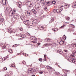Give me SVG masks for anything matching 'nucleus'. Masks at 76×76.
Instances as JSON below:
<instances>
[{
	"mask_svg": "<svg viewBox=\"0 0 76 76\" xmlns=\"http://www.w3.org/2000/svg\"><path fill=\"white\" fill-rule=\"evenodd\" d=\"M68 61L69 62H71L72 63H75V64H76V59L74 58H69L68 59Z\"/></svg>",
	"mask_w": 76,
	"mask_h": 76,
	"instance_id": "f257e3e1",
	"label": "nucleus"
},
{
	"mask_svg": "<svg viewBox=\"0 0 76 76\" xmlns=\"http://www.w3.org/2000/svg\"><path fill=\"white\" fill-rule=\"evenodd\" d=\"M35 7L37 10H39L41 9V5L39 4H36Z\"/></svg>",
	"mask_w": 76,
	"mask_h": 76,
	"instance_id": "f03ea898",
	"label": "nucleus"
},
{
	"mask_svg": "<svg viewBox=\"0 0 76 76\" xmlns=\"http://www.w3.org/2000/svg\"><path fill=\"white\" fill-rule=\"evenodd\" d=\"M29 20H27L25 21L24 22V23L25 25H26L27 26H32V25H31L32 23H29Z\"/></svg>",
	"mask_w": 76,
	"mask_h": 76,
	"instance_id": "7ed1b4c3",
	"label": "nucleus"
},
{
	"mask_svg": "<svg viewBox=\"0 0 76 76\" xmlns=\"http://www.w3.org/2000/svg\"><path fill=\"white\" fill-rule=\"evenodd\" d=\"M31 39H32V40H33V41H32L31 42H33V43H37V38H36L35 37H31Z\"/></svg>",
	"mask_w": 76,
	"mask_h": 76,
	"instance_id": "20e7f679",
	"label": "nucleus"
},
{
	"mask_svg": "<svg viewBox=\"0 0 76 76\" xmlns=\"http://www.w3.org/2000/svg\"><path fill=\"white\" fill-rule=\"evenodd\" d=\"M36 72L35 70L34 69H33L30 68L28 70V73H34Z\"/></svg>",
	"mask_w": 76,
	"mask_h": 76,
	"instance_id": "39448f33",
	"label": "nucleus"
},
{
	"mask_svg": "<svg viewBox=\"0 0 76 76\" xmlns=\"http://www.w3.org/2000/svg\"><path fill=\"white\" fill-rule=\"evenodd\" d=\"M32 24L34 25H37L38 23H37V20L35 19L32 21Z\"/></svg>",
	"mask_w": 76,
	"mask_h": 76,
	"instance_id": "423d86ee",
	"label": "nucleus"
},
{
	"mask_svg": "<svg viewBox=\"0 0 76 76\" xmlns=\"http://www.w3.org/2000/svg\"><path fill=\"white\" fill-rule=\"evenodd\" d=\"M27 6H28L30 7H33V5L32 4L31 2L30 1H28V2L27 3Z\"/></svg>",
	"mask_w": 76,
	"mask_h": 76,
	"instance_id": "0eeeda50",
	"label": "nucleus"
},
{
	"mask_svg": "<svg viewBox=\"0 0 76 76\" xmlns=\"http://www.w3.org/2000/svg\"><path fill=\"white\" fill-rule=\"evenodd\" d=\"M32 13L30 11H28L27 12H26V14H27L28 15V16H30V15H31Z\"/></svg>",
	"mask_w": 76,
	"mask_h": 76,
	"instance_id": "6e6552de",
	"label": "nucleus"
},
{
	"mask_svg": "<svg viewBox=\"0 0 76 76\" xmlns=\"http://www.w3.org/2000/svg\"><path fill=\"white\" fill-rule=\"evenodd\" d=\"M31 12L32 13H34V14H36L37 13V11H36V10L33 9L31 10Z\"/></svg>",
	"mask_w": 76,
	"mask_h": 76,
	"instance_id": "1a4fd4ad",
	"label": "nucleus"
},
{
	"mask_svg": "<svg viewBox=\"0 0 76 76\" xmlns=\"http://www.w3.org/2000/svg\"><path fill=\"white\" fill-rule=\"evenodd\" d=\"M10 33L13 32V33H15L16 31L14 29L12 28H10Z\"/></svg>",
	"mask_w": 76,
	"mask_h": 76,
	"instance_id": "9d476101",
	"label": "nucleus"
},
{
	"mask_svg": "<svg viewBox=\"0 0 76 76\" xmlns=\"http://www.w3.org/2000/svg\"><path fill=\"white\" fill-rule=\"evenodd\" d=\"M49 45H50H50H51V46H52V45H53V44L51 43H50V44L46 43V44H45L44 45V46H48Z\"/></svg>",
	"mask_w": 76,
	"mask_h": 76,
	"instance_id": "9b49d317",
	"label": "nucleus"
},
{
	"mask_svg": "<svg viewBox=\"0 0 76 76\" xmlns=\"http://www.w3.org/2000/svg\"><path fill=\"white\" fill-rule=\"evenodd\" d=\"M62 10H61L60 9H57L56 10V12H57V13H60L61 12Z\"/></svg>",
	"mask_w": 76,
	"mask_h": 76,
	"instance_id": "f8f14e48",
	"label": "nucleus"
},
{
	"mask_svg": "<svg viewBox=\"0 0 76 76\" xmlns=\"http://www.w3.org/2000/svg\"><path fill=\"white\" fill-rule=\"evenodd\" d=\"M3 21H4V19L2 18H0V25L3 23Z\"/></svg>",
	"mask_w": 76,
	"mask_h": 76,
	"instance_id": "ddd939ff",
	"label": "nucleus"
},
{
	"mask_svg": "<svg viewBox=\"0 0 76 76\" xmlns=\"http://www.w3.org/2000/svg\"><path fill=\"white\" fill-rule=\"evenodd\" d=\"M2 1L3 5L5 6L6 4V0H2Z\"/></svg>",
	"mask_w": 76,
	"mask_h": 76,
	"instance_id": "4468645a",
	"label": "nucleus"
},
{
	"mask_svg": "<svg viewBox=\"0 0 76 76\" xmlns=\"http://www.w3.org/2000/svg\"><path fill=\"white\" fill-rule=\"evenodd\" d=\"M73 5L72 6V7H73L74 8H75V7H76V1H75V3H73Z\"/></svg>",
	"mask_w": 76,
	"mask_h": 76,
	"instance_id": "2eb2a0df",
	"label": "nucleus"
},
{
	"mask_svg": "<svg viewBox=\"0 0 76 76\" xmlns=\"http://www.w3.org/2000/svg\"><path fill=\"white\" fill-rule=\"evenodd\" d=\"M38 28H39V29H44V27L42 26H38Z\"/></svg>",
	"mask_w": 76,
	"mask_h": 76,
	"instance_id": "dca6fc26",
	"label": "nucleus"
},
{
	"mask_svg": "<svg viewBox=\"0 0 76 76\" xmlns=\"http://www.w3.org/2000/svg\"><path fill=\"white\" fill-rule=\"evenodd\" d=\"M18 7H19L20 8H21V7H22V6H21V4H22V3L21 2H18Z\"/></svg>",
	"mask_w": 76,
	"mask_h": 76,
	"instance_id": "f3484780",
	"label": "nucleus"
},
{
	"mask_svg": "<svg viewBox=\"0 0 76 76\" xmlns=\"http://www.w3.org/2000/svg\"><path fill=\"white\" fill-rule=\"evenodd\" d=\"M59 44H60V45H63V44H64V41L63 40L59 42Z\"/></svg>",
	"mask_w": 76,
	"mask_h": 76,
	"instance_id": "a211bd4d",
	"label": "nucleus"
},
{
	"mask_svg": "<svg viewBox=\"0 0 76 76\" xmlns=\"http://www.w3.org/2000/svg\"><path fill=\"white\" fill-rule=\"evenodd\" d=\"M64 8L65 9H67V8H69V5L67 4L66 5L64 6Z\"/></svg>",
	"mask_w": 76,
	"mask_h": 76,
	"instance_id": "6ab92c4d",
	"label": "nucleus"
},
{
	"mask_svg": "<svg viewBox=\"0 0 76 76\" xmlns=\"http://www.w3.org/2000/svg\"><path fill=\"white\" fill-rule=\"evenodd\" d=\"M54 18H51L50 21L49 22V23H52V22H53V21H54Z\"/></svg>",
	"mask_w": 76,
	"mask_h": 76,
	"instance_id": "aec40b11",
	"label": "nucleus"
},
{
	"mask_svg": "<svg viewBox=\"0 0 76 76\" xmlns=\"http://www.w3.org/2000/svg\"><path fill=\"white\" fill-rule=\"evenodd\" d=\"M20 18L22 20H25V16H21L20 17Z\"/></svg>",
	"mask_w": 76,
	"mask_h": 76,
	"instance_id": "412c9836",
	"label": "nucleus"
},
{
	"mask_svg": "<svg viewBox=\"0 0 76 76\" xmlns=\"http://www.w3.org/2000/svg\"><path fill=\"white\" fill-rule=\"evenodd\" d=\"M7 58H9V57H8L7 56H6L5 57H4V58H2V60H6V59H7Z\"/></svg>",
	"mask_w": 76,
	"mask_h": 76,
	"instance_id": "4be33fe9",
	"label": "nucleus"
},
{
	"mask_svg": "<svg viewBox=\"0 0 76 76\" xmlns=\"http://www.w3.org/2000/svg\"><path fill=\"white\" fill-rule=\"evenodd\" d=\"M42 1H43L42 2L43 3H44L45 4H47V1H46V0H42Z\"/></svg>",
	"mask_w": 76,
	"mask_h": 76,
	"instance_id": "5701e85b",
	"label": "nucleus"
},
{
	"mask_svg": "<svg viewBox=\"0 0 76 76\" xmlns=\"http://www.w3.org/2000/svg\"><path fill=\"white\" fill-rule=\"evenodd\" d=\"M21 37L22 38H25L26 37V35L25 34H22Z\"/></svg>",
	"mask_w": 76,
	"mask_h": 76,
	"instance_id": "b1692460",
	"label": "nucleus"
},
{
	"mask_svg": "<svg viewBox=\"0 0 76 76\" xmlns=\"http://www.w3.org/2000/svg\"><path fill=\"white\" fill-rule=\"evenodd\" d=\"M63 38H64V39H66V37L65 36V35H64L63 37Z\"/></svg>",
	"mask_w": 76,
	"mask_h": 76,
	"instance_id": "393cba45",
	"label": "nucleus"
},
{
	"mask_svg": "<svg viewBox=\"0 0 76 76\" xmlns=\"http://www.w3.org/2000/svg\"><path fill=\"white\" fill-rule=\"evenodd\" d=\"M76 49H75V50L73 52V54L74 55H75V54L76 53Z\"/></svg>",
	"mask_w": 76,
	"mask_h": 76,
	"instance_id": "a878e982",
	"label": "nucleus"
},
{
	"mask_svg": "<svg viewBox=\"0 0 76 76\" xmlns=\"http://www.w3.org/2000/svg\"><path fill=\"white\" fill-rule=\"evenodd\" d=\"M6 10V12H7L8 11V10H10V8L9 7H7V10Z\"/></svg>",
	"mask_w": 76,
	"mask_h": 76,
	"instance_id": "bb28decb",
	"label": "nucleus"
},
{
	"mask_svg": "<svg viewBox=\"0 0 76 76\" xmlns=\"http://www.w3.org/2000/svg\"><path fill=\"white\" fill-rule=\"evenodd\" d=\"M66 19L67 20H69L70 19V17H66Z\"/></svg>",
	"mask_w": 76,
	"mask_h": 76,
	"instance_id": "cd10ccee",
	"label": "nucleus"
},
{
	"mask_svg": "<svg viewBox=\"0 0 76 76\" xmlns=\"http://www.w3.org/2000/svg\"><path fill=\"white\" fill-rule=\"evenodd\" d=\"M7 68L6 67H4L3 68V70H7Z\"/></svg>",
	"mask_w": 76,
	"mask_h": 76,
	"instance_id": "c85d7f7f",
	"label": "nucleus"
},
{
	"mask_svg": "<svg viewBox=\"0 0 76 76\" xmlns=\"http://www.w3.org/2000/svg\"><path fill=\"white\" fill-rule=\"evenodd\" d=\"M47 40V41H48V42H50V41H51V40H50V39L49 38H47L46 39Z\"/></svg>",
	"mask_w": 76,
	"mask_h": 76,
	"instance_id": "c756f323",
	"label": "nucleus"
},
{
	"mask_svg": "<svg viewBox=\"0 0 76 76\" xmlns=\"http://www.w3.org/2000/svg\"><path fill=\"white\" fill-rule=\"evenodd\" d=\"M14 17H15V19H17L18 17V15H15L14 16Z\"/></svg>",
	"mask_w": 76,
	"mask_h": 76,
	"instance_id": "7c9ffc66",
	"label": "nucleus"
},
{
	"mask_svg": "<svg viewBox=\"0 0 76 76\" xmlns=\"http://www.w3.org/2000/svg\"><path fill=\"white\" fill-rule=\"evenodd\" d=\"M22 63L23 64H26V62L24 61H23L22 62Z\"/></svg>",
	"mask_w": 76,
	"mask_h": 76,
	"instance_id": "2f4dec72",
	"label": "nucleus"
},
{
	"mask_svg": "<svg viewBox=\"0 0 76 76\" xmlns=\"http://www.w3.org/2000/svg\"><path fill=\"white\" fill-rule=\"evenodd\" d=\"M10 67H15V65L13 64H10Z\"/></svg>",
	"mask_w": 76,
	"mask_h": 76,
	"instance_id": "473e14b6",
	"label": "nucleus"
},
{
	"mask_svg": "<svg viewBox=\"0 0 76 76\" xmlns=\"http://www.w3.org/2000/svg\"><path fill=\"white\" fill-rule=\"evenodd\" d=\"M7 31L8 32L10 33V29L9 28H8L7 30Z\"/></svg>",
	"mask_w": 76,
	"mask_h": 76,
	"instance_id": "72a5a7b5",
	"label": "nucleus"
},
{
	"mask_svg": "<svg viewBox=\"0 0 76 76\" xmlns=\"http://www.w3.org/2000/svg\"><path fill=\"white\" fill-rule=\"evenodd\" d=\"M73 47H76V43L74 44L73 45Z\"/></svg>",
	"mask_w": 76,
	"mask_h": 76,
	"instance_id": "f704fd0d",
	"label": "nucleus"
},
{
	"mask_svg": "<svg viewBox=\"0 0 76 76\" xmlns=\"http://www.w3.org/2000/svg\"><path fill=\"white\" fill-rule=\"evenodd\" d=\"M16 45H18L17 44H15L13 45L12 46V47H17L18 46H16Z\"/></svg>",
	"mask_w": 76,
	"mask_h": 76,
	"instance_id": "c9c22d12",
	"label": "nucleus"
},
{
	"mask_svg": "<svg viewBox=\"0 0 76 76\" xmlns=\"http://www.w3.org/2000/svg\"><path fill=\"white\" fill-rule=\"evenodd\" d=\"M45 4H44V3H43L42 2V3H41V4L42 5V6H44V5H45Z\"/></svg>",
	"mask_w": 76,
	"mask_h": 76,
	"instance_id": "e433bc0d",
	"label": "nucleus"
},
{
	"mask_svg": "<svg viewBox=\"0 0 76 76\" xmlns=\"http://www.w3.org/2000/svg\"><path fill=\"white\" fill-rule=\"evenodd\" d=\"M56 1H53L52 2V3L53 4H56Z\"/></svg>",
	"mask_w": 76,
	"mask_h": 76,
	"instance_id": "4c0bfd02",
	"label": "nucleus"
},
{
	"mask_svg": "<svg viewBox=\"0 0 76 76\" xmlns=\"http://www.w3.org/2000/svg\"><path fill=\"white\" fill-rule=\"evenodd\" d=\"M55 32H56V31H58V30L57 29V28H55Z\"/></svg>",
	"mask_w": 76,
	"mask_h": 76,
	"instance_id": "58836bf2",
	"label": "nucleus"
},
{
	"mask_svg": "<svg viewBox=\"0 0 76 76\" xmlns=\"http://www.w3.org/2000/svg\"><path fill=\"white\" fill-rule=\"evenodd\" d=\"M39 60L40 61H42V58H40L39 59Z\"/></svg>",
	"mask_w": 76,
	"mask_h": 76,
	"instance_id": "ea45409f",
	"label": "nucleus"
},
{
	"mask_svg": "<svg viewBox=\"0 0 76 76\" xmlns=\"http://www.w3.org/2000/svg\"><path fill=\"white\" fill-rule=\"evenodd\" d=\"M10 53H11V54H12V53H13V52L12 51V50H10Z\"/></svg>",
	"mask_w": 76,
	"mask_h": 76,
	"instance_id": "a19ab883",
	"label": "nucleus"
},
{
	"mask_svg": "<svg viewBox=\"0 0 76 76\" xmlns=\"http://www.w3.org/2000/svg\"><path fill=\"white\" fill-rule=\"evenodd\" d=\"M20 31H22V30H23V29H22V27H20Z\"/></svg>",
	"mask_w": 76,
	"mask_h": 76,
	"instance_id": "79ce46f5",
	"label": "nucleus"
},
{
	"mask_svg": "<svg viewBox=\"0 0 76 76\" xmlns=\"http://www.w3.org/2000/svg\"><path fill=\"white\" fill-rule=\"evenodd\" d=\"M47 4H50V3H51V2H50V1H48L47 2Z\"/></svg>",
	"mask_w": 76,
	"mask_h": 76,
	"instance_id": "37998d69",
	"label": "nucleus"
},
{
	"mask_svg": "<svg viewBox=\"0 0 76 76\" xmlns=\"http://www.w3.org/2000/svg\"><path fill=\"white\" fill-rule=\"evenodd\" d=\"M59 53L60 54H61L63 53V52L62 51H60L59 52Z\"/></svg>",
	"mask_w": 76,
	"mask_h": 76,
	"instance_id": "c03bdc74",
	"label": "nucleus"
},
{
	"mask_svg": "<svg viewBox=\"0 0 76 76\" xmlns=\"http://www.w3.org/2000/svg\"><path fill=\"white\" fill-rule=\"evenodd\" d=\"M64 51H65V52H66V53H67V50H64Z\"/></svg>",
	"mask_w": 76,
	"mask_h": 76,
	"instance_id": "a18cd8bd",
	"label": "nucleus"
},
{
	"mask_svg": "<svg viewBox=\"0 0 76 76\" xmlns=\"http://www.w3.org/2000/svg\"><path fill=\"white\" fill-rule=\"evenodd\" d=\"M16 12V11L14 10L13 12H12V14H13V13H15V12Z\"/></svg>",
	"mask_w": 76,
	"mask_h": 76,
	"instance_id": "49530a36",
	"label": "nucleus"
},
{
	"mask_svg": "<svg viewBox=\"0 0 76 76\" xmlns=\"http://www.w3.org/2000/svg\"><path fill=\"white\" fill-rule=\"evenodd\" d=\"M56 10H53V12L54 13H55L56 12Z\"/></svg>",
	"mask_w": 76,
	"mask_h": 76,
	"instance_id": "de8ad7c7",
	"label": "nucleus"
},
{
	"mask_svg": "<svg viewBox=\"0 0 76 76\" xmlns=\"http://www.w3.org/2000/svg\"><path fill=\"white\" fill-rule=\"evenodd\" d=\"M11 75L12 76V75H13V72H11V73H10Z\"/></svg>",
	"mask_w": 76,
	"mask_h": 76,
	"instance_id": "09e8293b",
	"label": "nucleus"
},
{
	"mask_svg": "<svg viewBox=\"0 0 76 76\" xmlns=\"http://www.w3.org/2000/svg\"><path fill=\"white\" fill-rule=\"evenodd\" d=\"M23 56H26V54L25 53H23Z\"/></svg>",
	"mask_w": 76,
	"mask_h": 76,
	"instance_id": "8fccbe9b",
	"label": "nucleus"
},
{
	"mask_svg": "<svg viewBox=\"0 0 76 76\" xmlns=\"http://www.w3.org/2000/svg\"><path fill=\"white\" fill-rule=\"evenodd\" d=\"M64 26H61V27H60L61 28H63V27H64Z\"/></svg>",
	"mask_w": 76,
	"mask_h": 76,
	"instance_id": "3c124183",
	"label": "nucleus"
},
{
	"mask_svg": "<svg viewBox=\"0 0 76 76\" xmlns=\"http://www.w3.org/2000/svg\"><path fill=\"white\" fill-rule=\"evenodd\" d=\"M43 60H44V61H47L46 60V58H45V59H43Z\"/></svg>",
	"mask_w": 76,
	"mask_h": 76,
	"instance_id": "603ef678",
	"label": "nucleus"
},
{
	"mask_svg": "<svg viewBox=\"0 0 76 76\" xmlns=\"http://www.w3.org/2000/svg\"><path fill=\"white\" fill-rule=\"evenodd\" d=\"M52 30H53V31H54L55 32H56V31H55V28L52 29Z\"/></svg>",
	"mask_w": 76,
	"mask_h": 76,
	"instance_id": "864d4df0",
	"label": "nucleus"
},
{
	"mask_svg": "<svg viewBox=\"0 0 76 76\" xmlns=\"http://www.w3.org/2000/svg\"><path fill=\"white\" fill-rule=\"evenodd\" d=\"M42 73H43V72H40V74H42Z\"/></svg>",
	"mask_w": 76,
	"mask_h": 76,
	"instance_id": "5fc2aeb1",
	"label": "nucleus"
},
{
	"mask_svg": "<svg viewBox=\"0 0 76 76\" xmlns=\"http://www.w3.org/2000/svg\"><path fill=\"white\" fill-rule=\"evenodd\" d=\"M47 9V7H45V10H46V9Z\"/></svg>",
	"mask_w": 76,
	"mask_h": 76,
	"instance_id": "6e6d98bb",
	"label": "nucleus"
},
{
	"mask_svg": "<svg viewBox=\"0 0 76 76\" xmlns=\"http://www.w3.org/2000/svg\"><path fill=\"white\" fill-rule=\"evenodd\" d=\"M46 56V55H44V58H46V56Z\"/></svg>",
	"mask_w": 76,
	"mask_h": 76,
	"instance_id": "4d7b16f0",
	"label": "nucleus"
},
{
	"mask_svg": "<svg viewBox=\"0 0 76 76\" xmlns=\"http://www.w3.org/2000/svg\"><path fill=\"white\" fill-rule=\"evenodd\" d=\"M38 45H41V43H38Z\"/></svg>",
	"mask_w": 76,
	"mask_h": 76,
	"instance_id": "13d9d810",
	"label": "nucleus"
},
{
	"mask_svg": "<svg viewBox=\"0 0 76 76\" xmlns=\"http://www.w3.org/2000/svg\"><path fill=\"white\" fill-rule=\"evenodd\" d=\"M50 69H53V68L51 67H50Z\"/></svg>",
	"mask_w": 76,
	"mask_h": 76,
	"instance_id": "bf43d9fd",
	"label": "nucleus"
},
{
	"mask_svg": "<svg viewBox=\"0 0 76 76\" xmlns=\"http://www.w3.org/2000/svg\"><path fill=\"white\" fill-rule=\"evenodd\" d=\"M50 66H48V69H50Z\"/></svg>",
	"mask_w": 76,
	"mask_h": 76,
	"instance_id": "052dcab7",
	"label": "nucleus"
},
{
	"mask_svg": "<svg viewBox=\"0 0 76 76\" xmlns=\"http://www.w3.org/2000/svg\"><path fill=\"white\" fill-rule=\"evenodd\" d=\"M32 76H35L34 75H32Z\"/></svg>",
	"mask_w": 76,
	"mask_h": 76,
	"instance_id": "680f3d73",
	"label": "nucleus"
},
{
	"mask_svg": "<svg viewBox=\"0 0 76 76\" xmlns=\"http://www.w3.org/2000/svg\"><path fill=\"white\" fill-rule=\"evenodd\" d=\"M72 26H74V25H73V24H72Z\"/></svg>",
	"mask_w": 76,
	"mask_h": 76,
	"instance_id": "e2e57ef3",
	"label": "nucleus"
},
{
	"mask_svg": "<svg viewBox=\"0 0 76 76\" xmlns=\"http://www.w3.org/2000/svg\"><path fill=\"white\" fill-rule=\"evenodd\" d=\"M28 34H29V35H30V34H29V33H28Z\"/></svg>",
	"mask_w": 76,
	"mask_h": 76,
	"instance_id": "0e129e2a",
	"label": "nucleus"
},
{
	"mask_svg": "<svg viewBox=\"0 0 76 76\" xmlns=\"http://www.w3.org/2000/svg\"><path fill=\"white\" fill-rule=\"evenodd\" d=\"M8 52H9V53L10 52V51H8Z\"/></svg>",
	"mask_w": 76,
	"mask_h": 76,
	"instance_id": "69168bd1",
	"label": "nucleus"
},
{
	"mask_svg": "<svg viewBox=\"0 0 76 76\" xmlns=\"http://www.w3.org/2000/svg\"><path fill=\"white\" fill-rule=\"evenodd\" d=\"M61 7H63V6H61Z\"/></svg>",
	"mask_w": 76,
	"mask_h": 76,
	"instance_id": "338daca9",
	"label": "nucleus"
},
{
	"mask_svg": "<svg viewBox=\"0 0 76 76\" xmlns=\"http://www.w3.org/2000/svg\"><path fill=\"white\" fill-rule=\"evenodd\" d=\"M75 40H76V39H75Z\"/></svg>",
	"mask_w": 76,
	"mask_h": 76,
	"instance_id": "774afa93",
	"label": "nucleus"
}]
</instances>
